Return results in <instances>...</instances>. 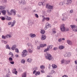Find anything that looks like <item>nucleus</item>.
<instances>
[{
	"instance_id": "obj_61",
	"label": "nucleus",
	"mask_w": 77,
	"mask_h": 77,
	"mask_svg": "<svg viewBox=\"0 0 77 77\" xmlns=\"http://www.w3.org/2000/svg\"><path fill=\"white\" fill-rule=\"evenodd\" d=\"M5 37H6V38H9L8 37H9V35H7L5 36Z\"/></svg>"
},
{
	"instance_id": "obj_57",
	"label": "nucleus",
	"mask_w": 77,
	"mask_h": 77,
	"mask_svg": "<svg viewBox=\"0 0 77 77\" xmlns=\"http://www.w3.org/2000/svg\"><path fill=\"white\" fill-rule=\"evenodd\" d=\"M18 55H17V54H16L15 55V57H18Z\"/></svg>"
},
{
	"instance_id": "obj_63",
	"label": "nucleus",
	"mask_w": 77,
	"mask_h": 77,
	"mask_svg": "<svg viewBox=\"0 0 77 77\" xmlns=\"http://www.w3.org/2000/svg\"><path fill=\"white\" fill-rule=\"evenodd\" d=\"M35 72H36V70L34 71L33 72V74H35Z\"/></svg>"
},
{
	"instance_id": "obj_60",
	"label": "nucleus",
	"mask_w": 77,
	"mask_h": 77,
	"mask_svg": "<svg viewBox=\"0 0 77 77\" xmlns=\"http://www.w3.org/2000/svg\"><path fill=\"white\" fill-rule=\"evenodd\" d=\"M69 30V29L67 28L66 29V30L65 31H68Z\"/></svg>"
},
{
	"instance_id": "obj_35",
	"label": "nucleus",
	"mask_w": 77,
	"mask_h": 77,
	"mask_svg": "<svg viewBox=\"0 0 77 77\" xmlns=\"http://www.w3.org/2000/svg\"><path fill=\"white\" fill-rule=\"evenodd\" d=\"M21 63H25V60H22L21 61Z\"/></svg>"
},
{
	"instance_id": "obj_55",
	"label": "nucleus",
	"mask_w": 77,
	"mask_h": 77,
	"mask_svg": "<svg viewBox=\"0 0 77 77\" xmlns=\"http://www.w3.org/2000/svg\"><path fill=\"white\" fill-rule=\"evenodd\" d=\"M72 12H73V10H72L70 11V14H71V13H72Z\"/></svg>"
},
{
	"instance_id": "obj_48",
	"label": "nucleus",
	"mask_w": 77,
	"mask_h": 77,
	"mask_svg": "<svg viewBox=\"0 0 77 77\" xmlns=\"http://www.w3.org/2000/svg\"><path fill=\"white\" fill-rule=\"evenodd\" d=\"M8 15H12V13L8 12Z\"/></svg>"
},
{
	"instance_id": "obj_17",
	"label": "nucleus",
	"mask_w": 77,
	"mask_h": 77,
	"mask_svg": "<svg viewBox=\"0 0 77 77\" xmlns=\"http://www.w3.org/2000/svg\"><path fill=\"white\" fill-rule=\"evenodd\" d=\"M46 39V36L45 35H43L42 36L41 40H45Z\"/></svg>"
},
{
	"instance_id": "obj_40",
	"label": "nucleus",
	"mask_w": 77,
	"mask_h": 77,
	"mask_svg": "<svg viewBox=\"0 0 77 77\" xmlns=\"http://www.w3.org/2000/svg\"><path fill=\"white\" fill-rule=\"evenodd\" d=\"M39 75L40 74V72H36V73L35 74V75Z\"/></svg>"
},
{
	"instance_id": "obj_8",
	"label": "nucleus",
	"mask_w": 77,
	"mask_h": 77,
	"mask_svg": "<svg viewBox=\"0 0 77 77\" xmlns=\"http://www.w3.org/2000/svg\"><path fill=\"white\" fill-rule=\"evenodd\" d=\"M71 56V54L70 52L66 53L64 54L65 57H70Z\"/></svg>"
},
{
	"instance_id": "obj_50",
	"label": "nucleus",
	"mask_w": 77,
	"mask_h": 77,
	"mask_svg": "<svg viewBox=\"0 0 77 77\" xmlns=\"http://www.w3.org/2000/svg\"><path fill=\"white\" fill-rule=\"evenodd\" d=\"M41 48V47L39 46H38L37 47V49L38 50H40V48Z\"/></svg>"
},
{
	"instance_id": "obj_56",
	"label": "nucleus",
	"mask_w": 77,
	"mask_h": 77,
	"mask_svg": "<svg viewBox=\"0 0 77 77\" xmlns=\"http://www.w3.org/2000/svg\"><path fill=\"white\" fill-rule=\"evenodd\" d=\"M75 64H76V65H77V60L75 61Z\"/></svg>"
},
{
	"instance_id": "obj_29",
	"label": "nucleus",
	"mask_w": 77,
	"mask_h": 77,
	"mask_svg": "<svg viewBox=\"0 0 77 77\" xmlns=\"http://www.w3.org/2000/svg\"><path fill=\"white\" fill-rule=\"evenodd\" d=\"M9 45H7L6 46V49H9V50H11V48L9 47Z\"/></svg>"
},
{
	"instance_id": "obj_46",
	"label": "nucleus",
	"mask_w": 77,
	"mask_h": 77,
	"mask_svg": "<svg viewBox=\"0 0 77 77\" xmlns=\"http://www.w3.org/2000/svg\"><path fill=\"white\" fill-rule=\"evenodd\" d=\"M10 63L12 65H14V61H10Z\"/></svg>"
},
{
	"instance_id": "obj_10",
	"label": "nucleus",
	"mask_w": 77,
	"mask_h": 77,
	"mask_svg": "<svg viewBox=\"0 0 77 77\" xmlns=\"http://www.w3.org/2000/svg\"><path fill=\"white\" fill-rule=\"evenodd\" d=\"M46 8L47 9H53V6H51V5H48V4H47L46 5Z\"/></svg>"
},
{
	"instance_id": "obj_33",
	"label": "nucleus",
	"mask_w": 77,
	"mask_h": 77,
	"mask_svg": "<svg viewBox=\"0 0 77 77\" xmlns=\"http://www.w3.org/2000/svg\"><path fill=\"white\" fill-rule=\"evenodd\" d=\"M6 18L7 20H11V17H8V16H7Z\"/></svg>"
},
{
	"instance_id": "obj_6",
	"label": "nucleus",
	"mask_w": 77,
	"mask_h": 77,
	"mask_svg": "<svg viewBox=\"0 0 77 77\" xmlns=\"http://www.w3.org/2000/svg\"><path fill=\"white\" fill-rule=\"evenodd\" d=\"M53 47V45H49L48 46V48H47L46 49L44 50L45 52H46V51H49V48H50L51 49L52 48V47Z\"/></svg>"
},
{
	"instance_id": "obj_27",
	"label": "nucleus",
	"mask_w": 77,
	"mask_h": 77,
	"mask_svg": "<svg viewBox=\"0 0 77 77\" xmlns=\"http://www.w3.org/2000/svg\"><path fill=\"white\" fill-rule=\"evenodd\" d=\"M26 74H27V73L26 72H24V73H23V74L22 77H26Z\"/></svg>"
},
{
	"instance_id": "obj_34",
	"label": "nucleus",
	"mask_w": 77,
	"mask_h": 77,
	"mask_svg": "<svg viewBox=\"0 0 77 77\" xmlns=\"http://www.w3.org/2000/svg\"><path fill=\"white\" fill-rule=\"evenodd\" d=\"M43 19L42 20V22H44V21H45V18L44 17V16H42Z\"/></svg>"
},
{
	"instance_id": "obj_7",
	"label": "nucleus",
	"mask_w": 77,
	"mask_h": 77,
	"mask_svg": "<svg viewBox=\"0 0 77 77\" xmlns=\"http://www.w3.org/2000/svg\"><path fill=\"white\" fill-rule=\"evenodd\" d=\"M51 27V25L49 24L48 23H47L46 24L45 27V30H47V29L49 28V27Z\"/></svg>"
},
{
	"instance_id": "obj_41",
	"label": "nucleus",
	"mask_w": 77,
	"mask_h": 77,
	"mask_svg": "<svg viewBox=\"0 0 77 77\" xmlns=\"http://www.w3.org/2000/svg\"><path fill=\"white\" fill-rule=\"evenodd\" d=\"M47 12H48L49 13H50V12H51V9H48L47 10Z\"/></svg>"
},
{
	"instance_id": "obj_3",
	"label": "nucleus",
	"mask_w": 77,
	"mask_h": 77,
	"mask_svg": "<svg viewBox=\"0 0 77 77\" xmlns=\"http://www.w3.org/2000/svg\"><path fill=\"white\" fill-rule=\"evenodd\" d=\"M60 28L62 32H65L66 30V29L65 27V24H64L61 25L60 26Z\"/></svg>"
},
{
	"instance_id": "obj_26",
	"label": "nucleus",
	"mask_w": 77,
	"mask_h": 77,
	"mask_svg": "<svg viewBox=\"0 0 77 77\" xmlns=\"http://www.w3.org/2000/svg\"><path fill=\"white\" fill-rule=\"evenodd\" d=\"M0 9L1 10H3L5 9V7L3 6H0Z\"/></svg>"
},
{
	"instance_id": "obj_58",
	"label": "nucleus",
	"mask_w": 77,
	"mask_h": 77,
	"mask_svg": "<svg viewBox=\"0 0 77 77\" xmlns=\"http://www.w3.org/2000/svg\"><path fill=\"white\" fill-rule=\"evenodd\" d=\"M41 72L42 73H44L45 72L44 70H41Z\"/></svg>"
},
{
	"instance_id": "obj_2",
	"label": "nucleus",
	"mask_w": 77,
	"mask_h": 77,
	"mask_svg": "<svg viewBox=\"0 0 77 77\" xmlns=\"http://www.w3.org/2000/svg\"><path fill=\"white\" fill-rule=\"evenodd\" d=\"M72 29L73 31L75 32H77V26L75 25H71L70 26Z\"/></svg>"
},
{
	"instance_id": "obj_25",
	"label": "nucleus",
	"mask_w": 77,
	"mask_h": 77,
	"mask_svg": "<svg viewBox=\"0 0 77 77\" xmlns=\"http://www.w3.org/2000/svg\"><path fill=\"white\" fill-rule=\"evenodd\" d=\"M59 48L60 50H62V49H63L64 48V46H60L59 47Z\"/></svg>"
},
{
	"instance_id": "obj_51",
	"label": "nucleus",
	"mask_w": 77,
	"mask_h": 77,
	"mask_svg": "<svg viewBox=\"0 0 77 77\" xmlns=\"http://www.w3.org/2000/svg\"><path fill=\"white\" fill-rule=\"evenodd\" d=\"M7 76L6 77H10L9 75H10L9 74H7L6 75Z\"/></svg>"
},
{
	"instance_id": "obj_52",
	"label": "nucleus",
	"mask_w": 77,
	"mask_h": 77,
	"mask_svg": "<svg viewBox=\"0 0 77 77\" xmlns=\"http://www.w3.org/2000/svg\"><path fill=\"white\" fill-rule=\"evenodd\" d=\"M11 22H9L8 23V26H10V25H11Z\"/></svg>"
},
{
	"instance_id": "obj_11",
	"label": "nucleus",
	"mask_w": 77,
	"mask_h": 77,
	"mask_svg": "<svg viewBox=\"0 0 77 77\" xmlns=\"http://www.w3.org/2000/svg\"><path fill=\"white\" fill-rule=\"evenodd\" d=\"M20 5H24L25 4V0H20L19 2Z\"/></svg>"
},
{
	"instance_id": "obj_4",
	"label": "nucleus",
	"mask_w": 77,
	"mask_h": 77,
	"mask_svg": "<svg viewBox=\"0 0 77 77\" xmlns=\"http://www.w3.org/2000/svg\"><path fill=\"white\" fill-rule=\"evenodd\" d=\"M27 51H26V50H23L22 54V57H26L27 55Z\"/></svg>"
},
{
	"instance_id": "obj_14",
	"label": "nucleus",
	"mask_w": 77,
	"mask_h": 77,
	"mask_svg": "<svg viewBox=\"0 0 77 77\" xmlns=\"http://www.w3.org/2000/svg\"><path fill=\"white\" fill-rule=\"evenodd\" d=\"M16 47H17V46L16 45H14L12 46V47L11 48V49L12 50H14L16 48Z\"/></svg>"
},
{
	"instance_id": "obj_37",
	"label": "nucleus",
	"mask_w": 77,
	"mask_h": 77,
	"mask_svg": "<svg viewBox=\"0 0 77 77\" xmlns=\"http://www.w3.org/2000/svg\"><path fill=\"white\" fill-rule=\"evenodd\" d=\"M42 5H43V3L42 2H39L38 3V5L39 6H42Z\"/></svg>"
},
{
	"instance_id": "obj_16",
	"label": "nucleus",
	"mask_w": 77,
	"mask_h": 77,
	"mask_svg": "<svg viewBox=\"0 0 77 77\" xmlns=\"http://www.w3.org/2000/svg\"><path fill=\"white\" fill-rule=\"evenodd\" d=\"M17 71H16V69H14L13 70V73H14L16 75L17 74Z\"/></svg>"
},
{
	"instance_id": "obj_32",
	"label": "nucleus",
	"mask_w": 77,
	"mask_h": 77,
	"mask_svg": "<svg viewBox=\"0 0 77 77\" xmlns=\"http://www.w3.org/2000/svg\"><path fill=\"white\" fill-rule=\"evenodd\" d=\"M66 60L64 59H63L61 60V62L62 63H63L64 62L65 63Z\"/></svg>"
},
{
	"instance_id": "obj_20",
	"label": "nucleus",
	"mask_w": 77,
	"mask_h": 77,
	"mask_svg": "<svg viewBox=\"0 0 77 77\" xmlns=\"http://www.w3.org/2000/svg\"><path fill=\"white\" fill-rule=\"evenodd\" d=\"M70 62H71L70 60H66L65 62V64H69V63H70Z\"/></svg>"
},
{
	"instance_id": "obj_31",
	"label": "nucleus",
	"mask_w": 77,
	"mask_h": 77,
	"mask_svg": "<svg viewBox=\"0 0 77 77\" xmlns=\"http://www.w3.org/2000/svg\"><path fill=\"white\" fill-rule=\"evenodd\" d=\"M27 62H29L30 63H31L32 62V59L31 58H28L27 59Z\"/></svg>"
},
{
	"instance_id": "obj_39",
	"label": "nucleus",
	"mask_w": 77,
	"mask_h": 77,
	"mask_svg": "<svg viewBox=\"0 0 77 77\" xmlns=\"http://www.w3.org/2000/svg\"><path fill=\"white\" fill-rule=\"evenodd\" d=\"M15 52L17 53H19V51L18 50V49L17 48L15 49Z\"/></svg>"
},
{
	"instance_id": "obj_9",
	"label": "nucleus",
	"mask_w": 77,
	"mask_h": 77,
	"mask_svg": "<svg viewBox=\"0 0 77 77\" xmlns=\"http://www.w3.org/2000/svg\"><path fill=\"white\" fill-rule=\"evenodd\" d=\"M10 12H11V14H13V15H16V13L17 12H16L15 10L14 9H12L10 11Z\"/></svg>"
},
{
	"instance_id": "obj_12",
	"label": "nucleus",
	"mask_w": 77,
	"mask_h": 77,
	"mask_svg": "<svg viewBox=\"0 0 77 77\" xmlns=\"http://www.w3.org/2000/svg\"><path fill=\"white\" fill-rule=\"evenodd\" d=\"M71 2H72V0H67V1L66 2V4L69 5V4H71Z\"/></svg>"
},
{
	"instance_id": "obj_15",
	"label": "nucleus",
	"mask_w": 77,
	"mask_h": 77,
	"mask_svg": "<svg viewBox=\"0 0 77 77\" xmlns=\"http://www.w3.org/2000/svg\"><path fill=\"white\" fill-rule=\"evenodd\" d=\"M28 23L29 25H32L34 23L33 21L32 20H29L28 21Z\"/></svg>"
},
{
	"instance_id": "obj_23",
	"label": "nucleus",
	"mask_w": 77,
	"mask_h": 77,
	"mask_svg": "<svg viewBox=\"0 0 77 77\" xmlns=\"http://www.w3.org/2000/svg\"><path fill=\"white\" fill-rule=\"evenodd\" d=\"M64 4L63 2H61L59 3V5L60 6H63L64 5Z\"/></svg>"
},
{
	"instance_id": "obj_21",
	"label": "nucleus",
	"mask_w": 77,
	"mask_h": 77,
	"mask_svg": "<svg viewBox=\"0 0 77 77\" xmlns=\"http://www.w3.org/2000/svg\"><path fill=\"white\" fill-rule=\"evenodd\" d=\"M15 23H16V21H15V20H14L13 23H12L11 27H13V26H14V25L15 24Z\"/></svg>"
},
{
	"instance_id": "obj_24",
	"label": "nucleus",
	"mask_w": 77,
	"mask_h": 77,
	"mask_svg": "<svg viewBox=\"0 0 77 77\" xmlns=\"http://www.w3.org/2000/svg\"><path fill=\"white\" fill-rule=\"evenodd\" d=\"M45 33V31L44 29H42L41 31V34H44Z\"/></svg>"
},
{
	"instance_id": "obj_22",
	"label": "nucleus",
	"mask_w": 77,
	"mask_h": 77,
	"mask_svg": "<svg viewBox=\"0 0 77 77\" xmlns=\"http://www.w3.org/2000/svg\"><path fill=\"white\" fill-rule=\"evenodd\" d=\"M1 12H2L3 15H5L6 14V10H4L2 11Z\"/></svg>"
},
{
	"instance_id": "obj_64",
	"label": "nucleus",
	"mask_w": 77,
	"mask_h": 77,
	"mask_svg": "<svg viewBox=\"0 0 77 77\" xmlns=\"http://www.w3.org/2000/svg\"><path fill=\"white\" fill-rule=\"evenodd\" d=\"M4 44H7V42L6 41H4Z\"/></svg>"
},
{
	"instance_id": "obj_13",
	"label": "nucleus",
	"mask_w": 77,
	"mask_h": 77,
	"mask_svg": "<svg viewBox=\"0 0 77 77\" xmlns=\"http://www.w3.org/2000/svg\"><path fill=\"white\" fill-rule=\"evenodd\" d=\"M29 36L31 38H35V37L36 36V35H35V34L31 33L29 35Z\"/></svg>"
},
{
	"instance_id": "obj_19",
	"label": "nucleus",
	"mask_w": 77,
	"mask_h": 77,
	"mask_svg": "<svg viewBox=\"0 0 77 77\" xmlns=\"http://www.w3.org/2000/svg\"><path fill=\"white\" fill-rule=\"evenodd\" d=\"M46 46H47V45H46V44H40V47H46Z\"/></svg>"
},
{
	"instance_id": "obj_36",
	"label": "nucleus",
	"mask_w": 77,
	"mask_h": 77,
	"mask_svg": "<svg viewBox=\"0 0 77 77\" xmlns=\"http://www.w3.org/2000/svg\"><path fill=\"white\" fill-rule=\"evenodd\" d=\"M40 68H41V69H44V68H45V66L44 65L41 66Z\"/></svg>"
},
{
	"instance_id": "obj_30",
	"label": "nucleus",
	"mask_w": 77,
	"mask_h": 77,
	"mask_svg": "<svg viewBox=\"0 0 77 77\" xmlns=\"http://www.w3.org/2000/svg\"><path fill=\"white\" fill-rule=\"evenodd\" d=\"M28 52L29 53H32L33 51H32L30 49H28Z\"/></svg>"
},
{
	"instance_id": "obj_62",
	"label": "nucleus",
	"mask_w": 77,
	"mask_h": 77,
	"mask_svg": "<svg viewBox=\"0 0 77 77\" xmlns=\"http://www.w3.org/2000/svg\"><path fill=\"white\" fill-rule=\"evenodd\" d=\"M11 37H12V36H11V35H8V37L9 38H11Z\"/></svg>"
},
{
	"instance_id": "obj_18",
	"label": "nucleus",
	"mask_w": 77,
	"mask_h": 77,
	"mask_svg": "<svg viewBox=\"0 0 77 77\" xmlns=\"http://www.w3.org/2000/svg\"><path fill=\"white\" fill-rule=\"evenodd\" d=\"M67 42L69 45H72V42L69 40H67Z\"/></svg>"
},
{
	"instance_id": "obj_53",
	"label": "nucleus",
	"mask_w": 77,
	"mask_h": 77,
	"mask_svg": "<svg viewBox=\"0 0 77 77\" xmlns=\"http://www.w3.org/2000/svg\"><path fill=\"white\" fill-rule=\"evenodd\" d=\"M9 55H12V56H13V54H12V52H10L9 54Z\"/></svg>"
},
{
	"instance_id": "obj_47",
	"label": "nucleus",
	"mask_w": 77,
	"mask_h": 77,
	"mask_svg": "<svg viewBox=\"0 0 77 77\" xmlns=\"http://www.w3.org/2000/svg\"><path fill=\"white\" fill-rule=\"evenodd\" d=\"M37 69H38V67H36L33 69V70H34V71H36V70H37Z\"/></svg>"
},
{
	"instance_id": "obj_59",
	"label": "nucleus",
	"mask_w": 77,
	"mask_h": 77,
	"mask_svg": "<svg viewBox=\"0 0 77 77\" xmlns=\"http://www.w3.org/2000/svg\"><path fill=\"white\" fill-rule=\"evenodd\" d=\"M53 33H56V31H53Z\"/></svg>"
},
{
	"instance_id": "obj_38",
	"label": "nucleus",
	"mask_w": 77,
	"mask_h": 77,
	"mask_svg": "<svg viewBox=\"0 0 77 77\" xmlns=\"http://www.w3.org/2000/svg\"><path fill=\"white\" fill-rule=\"evenodd\" d=\"M8 60H9V62H11V61H12L13 60V59L12 57H10L9 58Z\"/></svg>"
},
{
	"instance_id": "obj_42",
	"label": "nucleus",
	"mask_w": 77,
	"mask_h": 77,
	"mask_svg": "<svg viewBox=\"0 0 77 77\" xmlns=\"http://www.w3.org/2000/svg\"><path fill=\"white\" fill-rule=\"evenodd\" d=\"M46 21H49L50 20V18L49 17H46L45 18Z\"/></svg>"
},
{
	"instance_id": "obj_5",
	"label": "nucleus",
	"mask_w": 77,
	"mask_h": 77,
	"mask_svg": "<svg viewBox=\"0 0 77 77\" xmlns=\"http://www.w3.org/2000/svg\"><path fill=\"white\" fill-rule=\"evenodd\" d=\"M62 15L63 16V18H62V20L63 21H65L66 19L67 14L66 13H64L62 14Z\"/></svg>"
},
{
	"instance_id": "obj_54",
	"label": "nucleus",
	"mask_w": 77,
	"mask_h": 77,
	"mask_svg": "<svg viewBox=\"0 0 77 77\" xmlns=\"http://www.w3.org/2000/svg\"><path fill=\"white\" fill-rule=\"evenodd\" d=\"M57 50V47H54V50Z\"/></svg>"
},
{
	"instance_id": "obj_43",
	"label": "nucleus",
	"mask_w": 77,
	"mask_h": 77,
	"mask_svg": "<svg viewBox=\"0 0 77 77\" xmlns=\"http://www.w3.org/2000/svg\"><path fill=\"white\" fill-rule=\"evenodd\" d=\"M35 16L36 18H39V16H38V15L37 14H35Z\"/></svg>"
},
{
	"instance_id": "obj_44",
	"label": "nucleus",
	"mask_w": 77,
	"mask_h": 77,
	"mask_svg": "<svg viewBox=\"0 0 77 77\" xmlns=\"http://www.w3.org/2000/svg\"><path fill=\"white\" fill-rule=\"evenodd\" d=\"M2 39H6V36H5L3 35L2 36Z\"/></svg>"
},
{
	"instance_id": "obj_28",
	"label": "nucleus",
	"mask_w": 77,
	"mask_h": 77,
	"mask_svg": "<svg viewBox=\"0 0 77 77\" xmlns=\"http://www.w3.org/2000/svg\"><path fill=\"white\" fill-rule=\"evenodd\" d=\"M52 67L53 68H57V66L54 64H53L52 65Z\"/></svg>"
},
{
	"instance_id": "obj_1",
	"label": "nucleus",
	"mask_w": 77,
	"mask_h": 77,
	"mask_svg": "<svg viewBox=\"0 0 77 77\" xmlns=\"http://www.w3.org/2000/svg\"><path fill=\"white\" fill-rule=\"evenodd\" d=\"M47 56H45V58L48 60H53L54 59L53 57H52L51 55L49 53H48L47 54Z\"/></svg>"
},
{
	"instance_id": "obj_45",
	"label": "nucleus",
	"mask_w": 77,
	"mask_h": 77,
	"mask_svg": "<svg viewBox=\"0 0 77 77\" xmlns=\"http://www.w3.org/2000/svg\"><path fill=\"white\" fill-rule=\"evenodd\" d=\"M1 20H3V21H4V20H5V17H2V18H1Z\"/></svg>"
},
{
	"instance_id": "obj_49",
	"label": "nucleus",
	"mask_w": 77,
	"mask_h": 77,
	"mask_svg": "<svg viewBox=\"0 0 77 77\" xmlns=\"http://www.w3.org/2000/svg\"><path fill=\"white\" fill-rule=\"evenodd\" d=\"M62 41V38H59L58 39V41L59 42H61V41Z\"/></svg>"
}]
</instances>
